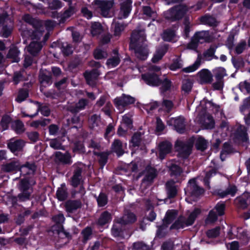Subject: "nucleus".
I'll return each mask as SVG.
<instances>
[{
    "label": "nucleus",
    "instance_id": "nucleus-1",
    "mask_svg": "<svg viewBox=\"0 0 250 250\" xmlns=\"http://www.w3.org/2000/svg\"><path fill=\"white\" fill-rule=\"evenodd\" d=\"M146 36L143 30H135L131 35L130 48L133 50L137 58L146 60L148 54L147 46L145 44Z\"/></svg>",
    "mask_w": 250,
    "mask_h": 250
},
{
    "label": "nucleus",
    "instance_id": "nucleus-2",
    "mask_svg": "<svg viewBox=\"0 0 250 250\" xmlns=\"http://www.w3.org/2000/svg\"><path fill=\"white\" fill-rule=\"evenodd\" d=\"M198 114L195 121L206 128H212L214 126V122L212 116L206 112V109L202 104L197 108Z\"/></svg>",
    "mask_w": 250,
    "mask_h": 250
},
{
    "label": "nucleus",
    "instance_id": "nucleus-3",
    "mask_svg": "<svg viewBox=\"0 0 250 250\" xmlns=\"http://www.w3.org/2000/svg\"><path fill=\"white\" fill-rule=\"evenodd\" d=\"M160 67L156 65H151L148 68L149 73L142 75V80L148 85L159 86L161 83V80L156 72L160 70Z\"/></svg>",
    "mask_w": 250,
    "mask_h": 250
},
{
    "label": "nucleus",
    "instance_id": "nucleus-4",
    "mask_svg": "<svg viewBox=\"0 0 250 250\" xmlns=\"http://www.w3.org/2000/svg\"><path fill=\"white\" fill-rule=\"evenodd\" d=\"M200 212V210L196 208L190 213L187 219H186L183 216L179 217L174 224L171 225L170 229H179L183 228L186 226L192 225Z\"/></svg>",
    "mask_w": 250,
    "mask_h": 250
},
{
    "label": "nucleus",
    "instance_id": "nucleus-5",
    "mask_svg": "<svg viewBox=\"0 0 250 250\" xmlns=\"http://www.w3.org/2000/svg\"><path fill=\"white\" fill-rule=\"evenodd\" d=\"M212 41V38L209 31H199L194 35L190 42L188 45V47L190 49H194L196 48L198 43L209 42Z\"/></svg>",
    "mask_w": 250,
    "mask_h": 250
},
{
    "label": "nucleus",
    "instance_id": "nucleus-6",
    "mask_svg": "<svg viewBox=\"0 0 250 250\" xmlns=\"http://www.w3.org/2000/svg\"><path fill=\"white\" fill-rule=\"evenodd\" d=\"M188 11L186 6L179 5L166 11L164 15L167 20L174 21L182 18Z\"/></svg>",
    "mask_w": 250,
    "mask_h": 250
},
{
    "label": "nucleus",
    "instance_id": "nucleus-7",
    "mask_svg": "<svg viewBox=\"0 0 250 250\" xmlns=\"http://www.w3.org/2000/svg\"><path fill=\"white\" fill-rule=\"evenodd\" d=\"M94 3L103 17H108L111 16V9L114 4V0H95Z\"/></svg>",
    "mask_w": 250,
    "mask_h": 250
},
{
    "label": "nucleus",
    "instance_id": "nucleus-8",
    "mask_svg": "<svg viewBox=\"0 0 250 250\" xmlns=\"http://www.w3.org/2000/svg\"><path fill=\"white\" fill-rule=\"evenodd\" d=\"M19 188L21 192L18 195L20 201H25L30 199L33 190L29 186L27 180L25 179L21 180L19 185Z\"/></svg>",
    "mask_w": 250,
    "mask_h": 250
},
{
    "label": "nucleus",
    "instance_id": "nucleus-9",
    "mask_svg": "<svg viewBox=\"0 0 250 250\" xmlns=\"http://www.w3.org/2000/svg\"><path fill=\"white\" fill-rule=\"evenodd\" d=\"M192 147V144L180 140H178L175 145V149L179 153L178 155L183 158H186L189 155Z\"/></svg>",
    "mask_w": 250,
    "mask_h": 250
},
{
    "label": "nucleus",
    "instance_id": "nucleus-10",
    "mask_svg": "<svg viewBox=\"0 0 250 250\" xmlns=\"http://www.w3.org/2000/svg\"><path fill=\"white\" fill-rule=\"evenodd\" d=\"M186 192L188 193L193 200H195L204 193V189L197 185L194 179H191L188 182Z\"/></svg>",
    "mask_w": 250,
    "mask_h": 250
},
{
    "label": "nucleus",
    "instance_id": "nucleus-11",
    "mask_svg": "<svg viewBox=\"0 0 250 250\" xmlns=\"http://www.w3.org/2000/svg\"><path fill=\"white\" fill-rule=\"evenodd\" d=\"M55 25V22L51 20H47L44 22L39 21L38 27H36L34 31V35H37V39H40L44 31V28L45 27L47 30L52 29Z\"/></svg>",
    "mask_w": 250,
    "mask_h": 250
},
{
    "label": "nucleus",
    "instance_id": "nucleus-12",
    "mask_svg": "<svg viewBox=\"0 0 250 250\" xmlns=\"http://www.w3.org/2000/svg\"><path fill=\"white\" fill-rule=\"evenodd\" d=\"M32 39L35 40L36 41L31 42L26 47V49L31 55L35 56L41 51L42 47V45L41 42L39 41L40 39H37V35L35 36V35H34V32H33Z\"/></svg>",
    "mask_w": 250,
    "mask_h": 250
},
{
    "label": "nucleus",
    "instance_id": "nucleus-13",
    "mask_svg": "<svg viewBox=\"0 0 250 250\" xmlns=\"http://www.w3.org/2000/svg\"><path fill=\"white\" fill-rule=\"evenodd\" d=\"M120 1V10L118 15L120 19H125L128 17L131 11V0H119Z\"/></svg>",
    "mask_w": 250,
    "mask_h": 250
},
{
    "label": "nucleus",
    "instance_id": "nucleus-14",
    "mask_svg": "<svg viewBox=\"0 0 250 250\" xmlns=\"http://www.w3.org/2000/svg\"><path fill=\"white\" fill-rule=\"evenodd\" d=\"M135 101V98L129 95L123 94L121 97H117L114 99L115 106L119 109L123 108L129 104H134Z\"/></svg>",
    "mask_w": 250,
    "mask_h": 250
},
{
    "label": "nucleus",
    "instance_id": "nucleus-15",
    "mask_svg": "<svg viewBox=\"0 0 250 250\" xmlns=\"http://www.w3.org/2000/svg\"><path fill=\"white\" fill-rule=\"evenodd\" d=\"M157 175V172L154 168L150 166L147 167L145 171V177L143 180L141 186L145 187L151 183Z\"/></svg>",
    "mask_w": 250,
    "mask_h": 250
},
{
    "label": "nucleus",
    "instance_id": "nucleus-16",
    "mask_svg": "<svg viewBox=\"0 0 250 250\" xmlns=\"http://www.w3.org/2000/svg\"><path fill=\"white\" fill-rule=\"evenodd\" d=\"M184 118L182 117H179L176 118H171L167 121V124L169 125L174 126L175 129L179 133H183L185 130V125Z\"/></svg>",
    "mask_w": 250,
    "mask_h": 250
},
{
    "label": "nucleus",
    "instance_id": "nucleus-17",
    "mask_svg": "<svg viewBox=\"0 0 250 250\" xmlns=\"http://www.w3.org/2000/svg\"><path fill=\"white\" fill-rule=\"evenodd\" d=\"M197 76L199 82L201 84L210 83L213 81V75L208 69L201 70L198 73Z\"/></svg>",
    "mask_w": 250,
    "mask_h": 250
},
{
    "label": "nucleus",
    "instance_id": "nucleus-18",
    "mask_svg": "<svg viewBox=\"0 0 250 250\" xmlns=\"http://www.w3.org/2000/svg\"><path fill=\"white\" fill-rule=\"evenodd\" d=\"M100 75V72L97 69H94L90 71H86L84 73V76L87 83L93 86L96 83V81Z\"/></svg>",
    "mask_w": 250,
    "mask_h": 250
},
{
    "label": "nucleus",
    "instance_id": "nucleus-19",
    "mask_svg": "<svg viewBox=\"0 0 250 250\" xmlns=\"http://www.w3.org/2000/svg\"><path fill=\"white\" fill-rule=\"evenodd\" d=\"M248 141V137L246 127L241 125L239 126L235 134V141L239 143H246Z\"/></svg>",
    "mask_w": 250,
    "mask_h": 250
},
{
    "label": "nucleus",
    "instance_id": "nucleus-20",
    "mask_svg": "<svg viewBox=\"0 0 250 250\" xmlns=\"http://www.w3.org/2000/svg\"><path fill=\"white\" fill-rule=\"evenodd\" d=\"M24 142L22 140L11 139L8 143V147L13 153L21 151L24 146Z\"/></svg>",
    "mask_w": 250,
    "mask_h": 250
},
{
    "label": "nucleus",
    "instance_id": "nucleus-21",
    "mask_svg": "<svg viewBox=\"0 0 250 250\" xmlns=\"http://www.w3.org/2000/svg\"><path fill=\"white\" fill-rule=\"evenodd\" d=\"M65 210L72 213L82 207V203L79 200H68L65 203Z\"/></svg>",
    "mask_w": 250,
    "mask_h": 250
},
{
    "label": "nucleus",
    "instance_id": "nucleus-22",
    "mask_svg": "<svg viewBox=\"0 0 250 250\" xmlns=\"http://www.w3.org/2000/svg\"><path fill=\"white\" fill-rule=\"evenodd\" d=\"M167 50L168 46L167 45H163L157 47L152 58V61L154 63L158 62L163 58Z\"/></svg>",
    "mask_w": 250,
    "mask_h": 250
},
{
    "label": "nucleus",
    "instance_id": "nucleus-23",
    "mask_svg": "<svg viewBox=\"0 0 250 250\" xmlns=\"http://www.w3.org/2000/svg\"><path fill=\"white\" fill-rule=\"evenodd\" d=\"M159 157L161 159H163L165 156L171 151L172 145L168 141H164L159 145Z\"/></svg>",
    "mask_w": 250,
    "mask_h": 250
},
{
    "label": "nucleus",
    "instance_id": "nucleus-24",
    "mask_svg": "<svg viewBox=\"0 0 250 250\" xmlns=\"http://www.w3.org/2000/svg\"><path fill=\"white\" fill-rule=\"evenodd\" d=\"M166 190L169 198L175 197L177 193V188L173 180L168 181L166 184Z\"/></svg>",
    "mask_w": 250,
    "mask_h": 250
},
{
    "label": "nucleus",
    "instance_id": "nucleus-25",
    "mask_svg": "<svg viewBox=\"0 0 250 250\" xmlns=\"http://www.w3.org/2000/svg\"><path fill=\"white\" fill-rule=\"evenodd\" d=\"M55 160L65 164H70L72 163L71 156L68 152L64 154L61 152H56L55 153Z\"/></svg>",
    "mask_w": 250,
    "mask_h": 250
},
{
    "label": "nucleus",
    "instance_id": "nucleus-26",
    "mask_svg": "<svg viewBox=\"0 0 250 250\" xmlns=\"http://www.w3.org/2000/svg\"><path fill=\"white\" fill-rule=\"evenodd\" d=\"M21 174L26 175L33 174L35 170L36 167L33 164L26 163L25 164L19 167Z\"/></svg>",
    "mask_w": 250,
    "mask_h": 250
},
{
    "label": "nucleus",
    "instance_id": "nucleus-27",
    "mask_svg": "<svg viewBox=\"0 0 250 250\" xmlns=\"http://www.w3.org/2000/svg\"><path fill=\"white\" fill-rule=\"evenodd\" d=\"M19 54L20 51L18 48L15 46H11L7 55V58L12 59L13 62H18L20 61Z\"/></svg>",
    "mask_w": 250,
    "mask_h": 250
},
{
    "label": "nucleus",
    "instance_id": "nucleus-28",
    "mask_svg": "<svg viewBox=\"0 0 250 250\" xmlns=\"http://www.w3.org/2000/svg\"><path fill=\"white\" fill-rule=\"evenodd\" d=\"M124 225L134 223L136 220V217L135 214L131 212H127L125 213L122 217L118 219Z\"/></svg>",
    "mask_w": 250,
    "mask_h": 250
},
{
    "label": "nucleus",
    "instance_id": "nucleus-29",
    "mask_svg": "<svg viewBox=\"0 0 250 250\" xmlns=\"http://www.w3.org/2000/svg\"><path fill=\"white\" fill-rule=\"evenodd\" d=\"M123 225H124L121 222H120L118 219L115 221L111 230L112 233L115 237H119L122 235Z\"/></svg>",
    "mask_w": 250,
    "mask_h": 250
},
{
    "label": "nucleus",
    "instance_id": "nucleus-30",
    "mask_svg": "<svg viewBox=\"0 0 250 250\" xmlns=\"http://www.w3.org/2000/svg\"><path fill=\"white\" fill-rule=\"evenodd\" d=\"M87 104V101L85 99H81L79 102L75 104V106H70L69 108V110L73 113H76L83 109Z\"/></svg>",
    "mask_w": 250,
    "mask_h": 250
},
{
    "label": "nucleus",
    "instance_id": "nucleus-31",
    "mask_svg": "<svg viewBox=\"0 0 250 250\" xmlns=\"http://www.w3.org/2000/svg\"><path fill=\"white\" fill-rule=\"evenodd\" d=\"M177 213L178 212L176 210H168L166 213V216L164 220V223L166 225L171 223L177 217Z\"/></svg>",
    "mask_w": 250,
    "mask_h": 250
},
{
    "label": "nucleus",
    "instance_id": "nucleus-32",
    "mask_svg": "<svg viewBox=\"0 0 250 250\" xmlns=\"http://www.w3.org/2000/svg\"><path fill=\"white\" fill-rule=\"evenodd\" d=\"M114 53L115 56L110 58L107 60L106 64L109 67H116L119 64L120 62V59L117 51L114 50Z\"/></svg>",
    "mask_w": 250,
    "mask_h": 250
},
{
    "label": "nucleus",
    "instance_id": "nucleus-33",
    "mask_svg": "<svg viewBox=\"0 0 250 250\" xmlns=\"http://www.w3.org/2000/svg\"><path fill=\"white\" fill-rule=\"evenodd\" d=\"M82 169L77 167L74 171V175L72 178V185L73 187H77L80 183L81 180Z\"/></svg>",
    "mask_w": 250,
    "mask_h": 250
},
{
    "label": "nucleus",
    "instance_id": "nucleus-34",
    "mask_svg": "<svg viewBox=\"0 0 250 250\" xmlns=\"http://www.w3.org/2000/svg\"><path fill=\"white\" fill-rule=\"evenodd\" d=\"M248 194H244L242 196L237 198L235 202L239 208L245 209L248 207Z\"/></svg>",
    "mask_w": 250,
    "mask_h": 250
},
{
    "label": "nucleus",
    "instance_id": "nucleus-35",
    "mask_svg": "<svg viewBox=\"0 0 250 250\" xmlns=\"http://www.w3.org/2000/svg\"><path fill=\"white\" fill-rule=\"evenodd\" d=\"M112 148L119 156L123 155L124 151L123 149V145L121 142L119 140H115L112 144Z\"/></svg>",
    "mask_w": 250,
    "mask_h": 250
},
{
    "label": "nucleus",
    "instance_id": "nucleus-36",
    "mask_svg": "<svg viewBox=\"0 0 250 250\" xmlns=\"http://www.w3.org/2000/svg\"><path fill=\"white\" fill-rule=\"evenodd\" d=\"M56 196L60 201H63L67 198V188L64 184H62L61 187L58 188L57 191Z\"/></svg>",
    "mask_w": 250,
    "mask_h": 250
},
{
    "label": "nucleus",
    "instance_id": "nucleus-37",
    "mask_svg": "<svg viewBox=\"0 0 250 250\" xmlns=\"http://www.w3.org/2000/svg\"><path fill=\"white\" fill-rule=\"evenodd\" d=\"M111 220V214L107 211H104L101 215L98 220V224L104 226L109 223Z\"/></svg>",
    "mask_w": 250,
    "mask_h": 250
},
{
    "label": "nucleus",
    "instance_id": "nucleus-38",
    "mask_svg": "<svg viewBox=\"0 0 250 250\" xmlns=\"http://www.w3.org/2000/svg\"><path fill=\"white\" fill-rule=\"evenodd\" d=\"M201 63V58L198 56L194 63L187 67L183 69V71L186 73H190L195 71L198 69Z\"/></svg>",
    "mask_w": 250,
    "mask_h": 250
},
{
    "label": "nucleus",
    "instance_id": "nucleus-39",
    "mask_svg": "<svg viewBox=\"0 0 250 250\" xmlns=\"http://www.w3.org/2000/svg\"><path fill=\"white\" fill-rule=\"evenodd\" d=\"M19 167L18 162H14L3 165L2 166V170L4 172H11L16 170Z\"/></svg>",
    "mask_w": 250,
    "mask_h": 250
},
{
    "label": "nucleus",
    "instance_id": "nucleus-40",
    "mask_svg": "<svg viewBox=\"0 0 250 250\" xmlns=\"http://www.w3.org/2000/svg\"><path fill=\"white\" fill-rule=\"evenodd\" d=\"M90 127L96 129L101 124L100 117L97 115H92L89 120Z\"/></svg>",
    "mask_w": 250,
    "mask_h": 250
},
{
    "label": "nucleus",
    "instance_id": "nucleus-41",
    "mask_svg": "<svg viewBox=\"0 0 250 250\" xmlns=\"http://www.w3.org/2000/svg\"><path fill=\"white\" fill-rule=\"evenodd\" d=\"M232 152V148L228 143H225L224 144L223 148L220 154V158L222 161H224L227 154Z\"/></svg>",
    "mask_w": 250,
    "mask_h": 250
},
{
    "label": "nucleus",
    "instance_id": "nucleus-42",
    "mask_svg": "<svg viewBox=\"0 0 250 250\" xmlns=\"http://www.w3.org/2000/svg\"><path fill=\"white\" fill-rule=\"evenodd\" d=\"M143 12L144 15L152 18L153 20H154L157 17L156 12L153 10L149 6H144L143 7Z\"/></svg>",
    "mask_w": 250,
    "mask_h": 250
},
{
    "label": "nucleus",
    "instance_id": "nucleus-43",
    "mask_svg": "<svg viewBox=\"0 0 250 250\" xmlns=\"http://www.w3.org/2000/svg\"><path fill=\"white\" fill-rule=\"evenodd\" d=\"M236 191L237 188L235 186H229L226 191L219 193V194L221 197H224L228 195L233 196Z\"/></svg>",
    "mask_w": 250,
    "mask_h": 250
},
{
    "label": "nucleus",
    "instance_id": "nucleus-44",
    "mask_svg": "<svg viewBox=\"0 0 250 250\" xmlns=\"http://www.w3.org/2000/svg\"><path fill=\"white\" fill-rule=\"evenodd\" d=\"M102 30V26L99 22H95L92 23L91 32L93 36L100 34Z\"/></svg>",
    "mask_w": 250,
    "mask_h": 250
},
{
    "label": "nucleus",
    "instance_id": "nucleus-45",
    "mask_svg": "<svg viewBox=\"0 0 250 250\" xmlns=\"http://www.w3.org/2000/svg\"><path fill=\"white\" fill-rule=\"evenodd\" d=\"M201 21L204 24H208L210 26L216 25V21L215 19L211 16H206L201 18Z\"/></svg>",
    "mask_w": 250,
    "mask_h": 250
},
{
    "label": "nucleus",
    "instance_id": "nucleus-46",
    "mask_svg": "<svg viewBox=\"0 0 250 250\" xmlns=\"http://www.w3.org/2000/svg\"><path fill=\"white\" fill-rule=\"evenodd\" d=\"M132 115L127 114L123 116L121 125H124L128 128L132 126V120L131 119Z\"/></svg>",
    "mask_w": 250,
    "mask_h": 250
},
{
    "label": "nucleus",
    "instance_id": "nucleus-47",
    "mask_svg": "<svg viewBox=\"0 0 250 250\" xmlns=\"http://www.w3.org/2000/svg\"><path fill=\"white\" fill-rule=\"evenodd\" d=\"M15 131L18 134H21L25 130L24 126L23 123L19 120H17L14 123L13 125Z\"/></svg>",
    "mask_w": 250,
    "mask_h": 250
},
{
    "label": "nucleus",
    "instance_id": "nucleus-48",
    "mask_svg": "<svg viewBox=\"0 0 250 250\" xmlns=\"http://www.w3.org/2000/svg\"><path fill=\"white\" fill-rule=\"evenodd\" d=\"M50 146L54 149H62L64 147L62 146L61 142L57 139H53L49 140Z\"/></svg>",
    "mask_w": 250,
    "mask_h": 250
},
{
    "label": "nucleus",
    "instance_id": "nucleus-49",
    "mask_svg": "<svg viewBox=\"0 0 250 250\" xmlns=\"http://www.w3.org/2000/svg\"><path fill=\"white\" fill-rule=\"evenodd\" d=\"M141 132H136L134 133L131 140V143L133 146H139L141 141Z\"/></svg>",
    "mask_w": 250,
    "mask_h": 250
},
{
    "label": "nucleus",
    "instance_id": "nucleus-50",
    "mask_svg": "<svg viewBox=\"0 0 250 250\" xmlns=\"http://www.w3.org/2000/svg\"><path fill=\"white\" fill-rule=\"evenodd\" d=\"M94 56L96 59H102L106 58L107 54L106 51L100 48H97L94 52Z\"/></svg>",
    "mask_w": 250,
    "mask_h": 250
},
{
    "label": "nucleus",
    "instance_id": "nucleus-51",
    "mask_svg": "<svg viewBox=\"0 0 250 250\" xmlns=\"http://www.w3.org/2000/svg\"><path fill=\"white\" fill-rule=\"evenodd\" d=\"M196 146L198 149L203 151L207 148V142L204 138L200 137L196 141Z\"/></svg>",
    "mask_w": 250,
    "mask_h": 250
},
{
    "label": "nucleus",
    "instance_id": "nucleus-52",
    "mask_svg": "<svg viewBox=\"0 0 250 250\" xmlns=\"http://www.w3.org/2000/svg\"><path fill=\"white\" fill-rule=\"evenodd\" d=\"M28 96V92L26 90H21L19 91L18 96L16 99V101L21 103L24 101Z\"/></svg>",
    "mask_w": 250,
    "mask_h": 250
},
{
    "label": "nucleus",
    "instance_id": "nucleus-53",
    "mask_svg": "<svg viewBox=\"0 0 250 250\" xmlns=\"http://www.w3.org/2000/svg\"><path fill=\"white\" fill-rule=\"evenodd\" d=\"M112 27L114 28V36H119L125 28L123 24L116 22L112 24Z\"/></svg>",
    "mask_w": 250,
    "mask_h": 250
},
{
    "label": "nucleus",
    "instance_id": "nucleus-54",
    "mask_svg": "<svg viewBox=\"0 0 250 250\" xmlns=\"http://www.w3.org/2000/svg\"><path fill=\"white\" fill-rule=\"evenodd\" d=\"M174 32L172 30H167L163 34V38L166 41L170 42L173 40L175 37Z\"/></svg>",
    "mask_w": 250,
    "mask_h": 250
},
{
    "label": "nucleus",
    "instance_id": "nucleus-55",
    "mask_svg": "<svg viewBox=\"0 0 250 250\" xmlns=\"http://www.w3.org/2000/svg\"><path fill=\"white\" fill-rule=\"evenodd\" d=\"M192 82L189 79H185L183 81L182 89L186 92H189L192 88Z\"/></svg>",
    "mask_w": 250,
    "mask_h": 250
},
{
    "label": "nucleus",
    "instance_id": "nucleus-56",
    "mask_svg": "<svg viewBox=\"0 0 250 250\" xmlns=\"http://www.w3.org/2000/svg\"><path fill=\"white\" fill-rule=\"evenodd\" d=\"M94 153L95 155L99 157V161L100 164L103 166H104L107 162L108 154L105 152L96 153L94 152Z\"/></svg>",
    "mask_w": 250,
    "mask_h": 250
},
{
    "label": "nucleus",
    "instance_id": "nucleus-57",
    "mask_svg": "<svg viewBox=\"0 0 250 250\" xmlns=\"http://www.w3.org/2000/svg\"><path fill=\"white\" fill-rule=\"evenodd\" d=\"M98 204L100 207L105 206L107 203V199L106 195L104 193H100L97 198Z\"/></svg>",
    "mask_w": 250,
    "mask_h": 250
},
{
    "label": "nucleus",
    "instance_id": "nucleus-58",
    "mask_svg": "<svg viewBox=\"0 0 250 250\" xmlns=\"http://www.w3.org/2000/svg\"><path fill=\"white\" fill-rule=\"evenodd\" d=\"M62 51L64 55H69L72 53V47L67 42L63 43L62 47Z\"/></svg>",
    "mask_w": 250,
    "mask_h": 250
},
{
    "label": "nucleus",
    "instance_id": "nucleus-59",
    "mask_svg": "<svg viewBox=\"0 0 250 250\" xmlns=\"http://www.w3.org/2000/svg\"><path fill=\"white\" fill-rule=\"evenodd\" d=\"M215 74L216 79H223L224 76L226 75L225 69L223 67H218L214 70Z\"/></svg>",
    "mask_w": 250,
    "mask_h": 250
},
{
    "label": "nucleus",
    "instance_id": "nucleus-60",
    "mask_svg": "<svg viewBox=\"0 0 250 250\" xmlns=\"http://www.w3.org/2000/svg\"><path fill=\"white\" fill-rule=\"evenodd\" d=\"M11 119L10 116L6 115L2 117L0 125L2 127V130H6L9 124L11 122Z\"/></svg>",
    "mask_w": 250,
    "mask_h": 250
},
{
    "label": "nucleus",
    "instance_id": "nucleus-61",
    "mask_svg": "<svg viewBox=\"0 0 250 250\" xmlns=\"http://www.w3.org/2000/svg\"><path fill=\"white\" fill-rule=\"evenodd\" d=\"M225 208V205L224 203H219L216 205L213 209L216 213L217 212L218 215L221 216L224 214Z\"/></svg>",
    "mask_w": 250,
    "mask_h": 250
},
{
    "label": "nucleus",
    "instance_id": "nucleus-62",
    "mask_svg": "<svg viewBox=\"0 0 250 250\" xmlns=\"http://www.w3.org/2000/svg\"><path fill=\"white\" fill-rule=\"evenodd\" d=\"M82 233L83 241L86 242L91 238L92 236V230L90 228H86L83 230Z\"/></svg>",
    "mask_w": 250,
    "mask_h": 250
},
{
    "label": "nucleus",
    "instance_id": "nucleus-63",
    "mask_svg": "<svg viewBox=\"0 0 250 250\" xmlns=\"http://www.w3.org/2000/svg\"><path fill=\"white\" fill-rule=\"evenodd\" d=\"M162 85V87H161V89L162 91H166L170 89L171 87V82L167 80V78H165L163 81L161 80V83L160 85Z\"/></svg>",
    "mask_w": 250,
    "mask_h": 250
},
{
    "label": "nucleus",
    "instance_id": "nucleus-64",
    "mask_svg": "<svg viewBox=\"0 0 250 250\" xmlns=\"http://www.w3.org/2000/svg\"><path fill=\"white\" fill-rule=\"evenodd\" d=\"M134 250H150L146 245L142 242H136L133 245Z\"/></svg>",
    "mask_w": 250,
    "mask_h": 250
}]
</instances>
